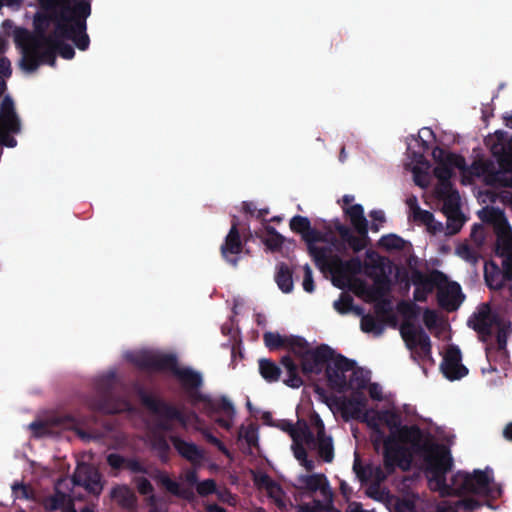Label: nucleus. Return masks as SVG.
Segmentation results:
<instances>
[{"label": "nucleus", "instance_id": "f257e3e1", "mask_svg": "<svg viewBox=\"0 0 512 512\" xmlns=\"http://www.w3.org/2000/svg\"><path fill=\"white\" fill-rule=\"evenodd\" d=\"M366 394L372 399L382 398V389L378 384L369 382V373L366 371L364 387L354 389L349 399L341 406L342 414L346 418H359L377 430L378 434L384 435L390 432L391 437L384 442L383 453L387 467L399 466L406 470L411 465L412 453L420 449L421 443H427V435L422 434L414 427L402 426L398 417L391 412L378 415L372 410H367ZM375 436V445H378V438Z\"/></svg>", "mask_w": 512, "mask_h": 512}, {"label": "nucleus", "instance_id": "f03ea898", "mask_svg": "<svg viewBox=\"0 0 512 512\" xmlns=\"http://www.w3.org/2000/svg\"><path fill=\"white\" fill-rule=\"evenodd\" d=\"M61 9V17L53 40L42 41L35 39L21 28L14 30V40L21 48V68L26 72L34 71L42 62H50L56 50L66 59H71L74 51L69 46H62L64 39L72 40L75 45L84 50L88 46L85 34V19L90 13L89 0H52Z\"/></svg>", "mask_w": 512, "mask_h": 512}, {"label": "nucleus", "instance_id": "7ed1b4c3", "mask_svg": "<svg viewBox=\"0 0 512 512\" xmlns=\"http://www.w3.org/2000/svg\"><path fill=\"white\" fill-rule=\"evenodd\" d=\"M412 453L411 462L416 457L423 458L426 477L432 490L441 495L468 494L471 497L458 504V507L473 509L479 505V497H495L500 490L493 481L490 470H474L472 473L458 472L446 483V474L452 467V458L444 446L434 445L427 436V443Z\"/></svg>", "mask_w": 512, "mask_h": 512}, {"label": "nucleus", "instance_id": "20e7f679", "mask_svg": "<svg viewBox=\"0 0 512 512\" xmlns=\"http://www.w3.org/2000/svg\"><path fill=\"white\" fill-rule=\"evenodd\" d=\"M292 231L299 233L308 245V250L317 267L331 276L332 282L339 288H348L365 301H376L384 294V285L377 290L366 289V284L354 276L351 264H342L331 255L329 241L310 227V221L303 216L290 220Z\"/></svg>", "mask_w": 512, "mask_h": 512}, {"label": "nucleus", "instance_id": "39448f33", "mask_svg": "<svg viewBox=\"0 0 512 512\" xmlns=\"http://www.w3.org/2000/svg\"><path fill=\"white\" fill-rule=\"evenodd\" d=\"M433 157L437 162L435 175L438 179L436 195L443 200V211L447 217V233L454 234L460 230L465 219L460 211V198L449 182L450 177L458 171L463 175V182L468 181L464 160L442 149H435Z\"/></svg>", "mask_w": 512, "mask_h": 512}, {"label": "nucleus", "instance_id": "423d86ee", "mask_svg": "<svg viewBox=\"0 0 512 512\" xmlns=\"http://www.w3.org/2000/svg\"><path fill=\"white\" fill-rule=\"evenodd\" d=\"M414 286V299L422 301L430 294L434 287H438V299L442 307L447 310L457 309L463 301L460 286L449 282L442 274L433 272L428 275L414 273L412 276Z\"/></svg>", "mask_w": 512, "mask_h": 512}, {"label": "nucleus", "instance_id": "0eeeda50", "mask_svg": "<svg viewBox=\"0 0 512 512\" xmlns=\"http://www.w3.org/2000/svg\"><path fill=\"white\" fill-rule=\"evenodd\" d=\"M326 373L331 386L350 391V394L354 389L364 387L366 381L365 370L357 368L352 362L339 355H334L329 360Z\"/></svg>", "mask_w": 512, "mask_h": 512}, {"label": "nucleus", "instance_id": "6e6552de", "mask_svg": "<svg viewBox=\"0 0 512 512\" xmlns=\"http://www.w3.org/2000/svg\"><path fill=\"white\" fill-rule=\"evenodd\" d=\"M470 326L482 337L497 333L500 348L506 345L508 325L502 321L498 312L492 311L487 304L481 305L469 320Z\"/></svg>", "mask_w": 512, "mask_h": 512}, {"label": "nucleus", "instance_id": "1a4fd4ad", "mask_svg": "<svg viewBox=\"0 0 512 512\" xmlns=\"http://www.w3.org/2000/svg\"><path fill=\"white\" fill-rule=\"evenodd\" d=\"M434 139L433 132L430 128L424 127L419 130L418 137H412L408 143V149L412 151L413 158L407 163V166L414 174L415 182L424 187L427 185L428 163L423 160L422 151L432 143Z\"/></svg>", "mask_w": 512, "mask_h": 512}, {"label": "nucleus", "instance_id": "9d476101", "mask_svg": "<svg viewBox=\"0 0 512 512\" xmlns=\"http://www.w3.org/2000/svg\"><path fill=\"white\" fill-rule=\"evenodd\" d=\"M302 370L306 374H317L324 366L328 367L329 360L333 358L334 353L328 346L312 348L306 342V349L301 354Z\"/></svg>", "mask_w": 512, "mask_h": 512}, {"label": "nucleus", "instance_id": "9b49d317", "mask_svg": "<svg viewBox=\"0 0 512 512\" xmlns=\"http://www.w3.org/2000/svg\"><path fill=\"white\" fill-rule=\"evenodd\" d=\"M497 253L503 258V267L507 278L512 280V231L506 220L500 215L496 221Z\"/></svg>", "mask_w": 512, "mask_h": 512}, {"label": "nucleus", "instance_id": "f8f14e48", "mask_svg": "<svg viewBox=\"0 0 512 512\" xmlns=\"http://www.w3.org/2000/svg\"><path fill=\"white\" fill-rule=\"evenodd\" d=\"M19 130V121L14 113L13 103L9 98H4L0 107V143L13 147L16 142L10 133Z\"/></svg>", "mask_w": 512, "mask_h": 512}, {"label": "nucleus", "instance_id": "ddd939ff", "mask_svg": "<svg viewBox=\"0 0 512 512\" xmlns=\"http://www.w3.org/2000/svg\"><path fill=\"white\" fill-rule=\"evenodd\" d=\"M344 210L346 215L349 217L352 225L360 234L361 239L357 242H351V245L355 250H360L366 245V234H367V223L363 215V208L358 204H353L354 197L346 195L343 197Z\"/></svg>", "mask_w": 512, "mask_h": 512}, {"label": "nucleus", "instance_id": "4468645a", "mask_svg": "<svg viewBox=\"0 0 512 512\" xmlns=\"http://www.w3.org/2000/svg\"><path fill=\"white\" fill-rule=\"evenodd\" d=\"M264 341L269 349H287L295 354H301L306 349V341L296 336H281L275 332L264 334Z\"/></svg>", "mask_w": 512, "mask_h": 512}, {"label": "nucleus", "instance_id": "2eb2a0df", "mask_svg": "<svg viewBox=\"0 0 512 512\" xmlns=\"http://www.w3.org/2000/svg\"><path fill=\"white\" fill-rule=\"evenodd\" d=\"M401 335L409 349H414L423 356L428 355L429 338L419 328L407 322L401 327Z\"/></svg>", "mask_w": 512, "mask_h": 512}, {"label": "nucleus", "instance_id": "dca6fc26", "mask_svg": "<svg viewBox=\"0 0 512 512\" xmlns=\"http://www.w3.org/2000/svg\"><path fill=\"white\" fill-rule=\"evenodd\" d=\"M441 369L444 376L449 380H458L468 373V369L461 364V354L456 347L447 349Z\"/></svg>", "mask_w": 512, "mask_h": 512}, {"label": "nucleus", "instance_id": "f3484780", "mask_svg": "<svg viewBox=\"0 0 512 512\" xmlns=\"http://www.w3.org/2000/svg\"><path fill=\"white\" fill-rule=\"evenodd\" d=\"M75 485L83 486L87 491L98 494L102 490L97 470L86 464H80L74 474Z\"/></svg>", "mask_w": 512, "mask_h": 512}, {"label": "nucleus", "instance_id": "a211bd4d", "mask_svg": "<svg viewBox=\"0 0 512 512\" xmlns=\"http://www.w3.org/2000/svg\"><path fill=\"white\" fill-rule=\"evenodd\" d=\"M68 488V482L62 481L57 485L56 495L45 502V507L48 510L60 509L62 512H74L70 508L71 496L65 494Z\"/></svg>", "mask_w": 512, "mask_h": 512}, {"label": "nucleus", "instance_id": "6ab92c4d", "mask_svg": "<svg viewBox=\"0 0 512 512\" xmlns=\"http://www.w3.org/2000/svg\"><path fill=\"white\" fill-rule=\"evenodd\" d=\"M290 435L293 439L294 455L298 460L303 461L305 455L303 446L311 445L306 425L304 423H299L296 428L290 431Z\"/></svg>", "mask_w": 512, "mask_h": 512}, {"label": "nucleus", "instance_id": "aec40b11", "mask_svg": "<svg viewBox=\"0 0 512 512\" xmlns=\"http://www.w3.org/2000/svg\"><path fill=\"white\" fill-rule=\"evenodd\" d=\"M241 252V242L237 230L231 228L222 246V255L229 262H235L236 255Z\"/></svg>", "mask_w": 512, "mask_h": 512}, {"label": "nucleus", "instance_id": "412c9836", "mask_svg": "<svg viewBox=\"0 0 512 512\" xmlns=\"http://www.w3.org/2000/svg\"><path fill=\"white\" fill-rule=\"evenodd\" d=\"M284 382L287 386L298 388L302 385V380L297 374V367L295 363L288 357L282 360Z\"/></svg>", "mask_w": 512, "mask_h": 512}, {"label": "nucleus", "instance_id": "4be33fe9", "mask_svg": "<svg viewBox=\"0 0 512 512\" xmlns=\"http://www.w3.org/2000/svg\"><path fill=\"white\" fill-rule=\"evenodd\" d=\"M316 425L318 427V447L319 453L321 457L324 458L325 461H331L333 458V445L332 440L329 437L324 436L323 434V423L321 420L316 421Z\"/></svg>", "mask_w": 512, "mask_h": 512}, {"label": "nucleus", "instance_id": "5701e85b", "mask_svg": "<svg viewBox=\"0 0 512 512\" xmlns=\"http://www.w3.org/2000/svg\"><path fill=\"white\" fill-rule=\"evenodd\" d=\"M504 278V274L494 263H488L485 265V279L490 288H500L503 284Z\"/></svg>", "mask_w": 512, "mask_h": 512}, {"label": "nucleus", "instance_id": "b1692460", "mask_svg": "<svg viewBox=\"0 0 512 512\" xmlns=\"http://www.w3.org/2000/svg\"><path fill=\"white\" fill-rule=\"evenodd\" d=\"M255 481L260 488H263L267 493L275 499L277 502L282 501L281 488L270 480L266 475H258L255 477Z\"/></svg>", "mask_w": 512, "mask_h": 512}, {"label": "nucleus", "instance_id": "393cba45", "mask_svg": "<svg viewBox=\"0 0 512 512\" xmlns=\"http://www.w3.org/2000/svg\"><path fill=\"white\" fill-rule=\"evenodd\" d=\"M413 216L416 220L426 225L427 229L432 233H436L440 231L442 228V225L436 222L434 220L433 215L428 211L421 210L420 208H415L413 210Z\"/></svg>", "mask_w": 512, "mask_h": 512}, {"label": "nucleus", "instance_id": "a878e982", "mask_svg": "<svg viewBox=\"0 0 512 512\" xmlns=\"http://www.w3.org/2000/svg\"><path fill=\"white\" fill-rule=\"evenodd\" d=\"M176 450L184 457L191 461H196L200 458V451L191 443L181 439L174 440Z\"/></svg>", "mask_w": 512, "mask_h": 512}, {"label": "nucleus", "instance_id": "bb28decb", "mask_svg": "<svg viewBox=\"0 0 512 512\" xmlns=\"http://www.w3.org/2000/svg\"><path fill=\"white\" fill-rule=\"evenodd\" d=\"M361 329L365 333L372 335H380L384 329V323L382 317L374 319L372 316H364L361 320Z\"/></svg>", "mask_w": 512, "mask_h": 512}, {"label": "nucleus", "instance_id": "cd10ccee", "mask_svg": "<svg viewBox=\"0 0 512 512\" xmlns=\"http://www.w3.org/2000/svg\"><path fill=\"white\" fill-rule=\"evenodd\" d=\"M276 282L284 293L291 292L294 287L291 271L284 266L279 267L276 273Z\"/></svg>", "mask_w": 512, "mask_h": 512}, {"label": "nucleus", "instance_id": "c85d7f7f", "mask_svg": "<svg viewBox=\"0 0 512 512\" xmlns=\"http://www.w3.org/2000/svg\"><path fill=\"white\" fill-rule=\"evenodd\" d=\"M112 498L122 506H131L134 502V495L125 486L117 487L111 492Z\"/></svg>", "mask_w": 512, "mask_h": 512}, {"label": "nucleus", "instance_id": "c756f323", "mask_svg": "<svg viewBox=\"0 0 512 512\" xmlns=\"http://www.w3.org/2000/svg\"><path fill=\"white\" fill-rule=\"evenodd\" d=\"M176 373L180 379L189 386H198L201 383L200 374L192 371L189 368H175Z\"/></svg>", "mask_w": 512, "mask_h": 512}, {"label": "nucleus", "instance_id": "7c9ffc66", "mask_svg": "<svg viewBox=\"0 0 512 512\" xmlns=\"http://www.w3.org/2000/svg\"><path fill=\"white\" fill-rule=\"evenodd\" d=\"M334 308L341 314L355 313L360 314V310L352 305L351 298L347 295H342L334 302Z\"/></svg>", "mask_w": 512, "mask_h": 512}, {"label": "nucleus", "instance_id": "2f4dec72", "mask_svg": "<svg viewBox=\"0 0 512 512\" xmlns=\"http://www.w3.org/2000/svg\"><path fill=\"white\" fill-rule=\"evenodd\" d=\"M260 373L268 381H275L279 377L278 368L267 360L260 361Z\"/></svg>", "mask_w": 512, "mask_h": 512}, {"label": "nucleus", "instance_id": "473e14b6", "mask_svg": "<svg viewBox=\"0 0 512 512\" xmlns=\"http://www.w3.org/2000/svg\"><path fill=\"white\" fill-rule=\"evenodd\" d=\"M380 245L388 250L401 249L404 247L405 242L397 235H387L381 238Z\"/></svg>", "mask_w": 512, "mask_h": 512}, {"label": "nucleus", "instance_id": "72a5a7b5", "mask_svg": "<svg viewBox=\"0 0 512 512\" xmlns=\"http://www.w3.org/2000/svg\"><path fill=\"white\" fill-rule=\"evenodd\" d=\"M306 485L309 489L317 490L321 489V491L326 494L327 486L324 477L321 475H310L305 479Z\"/></svg>", "mask_w": 512, "mask_h": 512}, {"label": "nucleus", "instance_id": "f704fd0d", "mask_svg": "<svg viewBox=\"0 0 512 512\" xmlns=\"http://www.w3.org/2000/svg\"><path fill=\"white\" fill-rule=\"evenodd\" d=\"M241 441H246L248 446H255L257 444V433L256 429L252 426L243 428L239 434Z\"/></svg>", "mask_w": 512, "mask_h": 512}, {"label": "nucleus", "instance_id": "c9c22d12", "mask_svg": "<svg viewBox=\"0 0 512 512\" xmlns=\"http://www.w3.org/2000/svg\"><path fill=\"white\" fill-rule=\"evenodd\" d=\"M304 270V278L302 282V287L307 293H312L314 291L312 270L309 265H305L303 267Z\"/></svg>", "mask_w": 512, "mask_h": 512}, {"label": "nucleus", "instance_id": "e433bc0d", "mask_svg": "<svg viewBox=\"0 0 512 512\" xmlns=\"http://www.w3.org/2000/svg\"><path fill=\"white\" fill-rule=\"evenodd\" d=\"M283 242H284V238L276 232L269 233V235L265 239V243H266L267 247L272 250H276V249L280 248L281 245L283 244Z\"/></svg>", "mask_w": 512, "mask_h": 512}, {"label": "nucleus", "instance_id": "4c0bfd02", "mask_svg": "<svg viewBox=\"0 0 512 512\" xmlns=\"http://www.w3.org/2000/svg\"><path fill=\"white\" fill-rule=\"evenodd\" d=\"M456 254L469 262H475L476 261V255L473 253V251L466 245L461 244L456 249Z\"/></svg>", "mask_w": 512, "mask_h": 512}, {"label": "nucleus", "instance_id": "58836bf2", "mask_svg": "<svg viewBox=\"0 0 512 512\" xmlns=\"http://www.w3.org/2000/svg\"><path fill=\"white\" fill-rule=\"evenodd\" d=\"M157 478L161 484H163L169 491L177 494L178 493V487L177 484L174 483L167 474L165 473H158Z\"/></svg>", "mask_w": 512, "mask_h": 512}, {"label": "nucleus", "instance_id": "ea45409f", "mask_svg": "<svg viewBox=\"0 0 512 512\" xmlns=\"http://www.w3.org/2000/svg\"><path fill=\"white\" fill-rule=\"evenodd\" d=\"M197 491L201 495H208L215 491V483L213 480H206L198 484Z\"/></svg>", "mask_w": 512, "mask_h": 512}, {"label": "nucleus", "instance_id": "a19ab883", "mask_svg": "<svg viewBox=\"0 0 512 512\" xmlns=\"http://www.w3.org/2000/svg\"><path fill=\"white\" fill-rule=\"evenodd\" d=\"M392 512H414L412 505L409 502H395L394 510Z\"/></svg>", "mask_w": 512, "mask_h": 512}, {"label": "nucleus", "instance_id": "79ce46f5", "mask_svg": "<svg viewBox=\"0 0 512 512\" xmlns=\"http://www.w3.org/2000/svg\"><path fill=\"white\" fill-rule=\"evenodd\" d=\"M137 486H138L139 492L142 494H147L152 489L150 483L144 478H140L137 480Z\"/></svg>", "mask_w": 512, "mask_h": 512}, {"label": "nucleus", "instance_id": "37998d69", "mask_svg": "<svg viewBox=\"0 0 512 512\" xmlns=\"http://www.w3.org/2000/svg\"><path fill=\"white\" fill-rule=\"evenodd\" d=\"M437 321V315L433 311L427 310L424 314V322L428 327L434 325Z\"/></svg>", "mask_w": 512, "mask_h": 512}, {"label": "nucleus", "instance_id": "c03bdc74", "mask_svg": "<svg viewBox=\"0 0 512 512\" xmlns=\"http://www.w3.org/2000/svg\"><path fill=\"white\" fill-rule=\"evenodd\" d=\"M13 493L15 494V497H24L27 498L28 494L26 491V488L21 484H16L13 486Z\"/></svg>", "mask_w": 512, "mask_h": 512}, {"label": "nucleus", "instance_id": "a18cd8bd", "mask_svg": "<svg viewBox=\"0 0 512 512\" xmlns=\"http://www.w3.org/2000/svg\"><path fill=\"white\" fill-rule=\"evenodd\" d=\"M122 458L116 454H111L108 456V463L112 466V467H120L121 464H122Z\"/></svg>", "mask_w": 512, "mask_h": 512}, {"label": "nucleus", "instance_id": "49530a36", "mask_svg": "<svg viewBox=\"0 0 512 512\" xmlns=\"http://www.w3.org/2000/svg\"><path fill=\"white\" fill-rule=\"evenodd\" d=\"M399 311L404 315V316H407V317H410L412 315H414V308L409 305V304H403L401 306H399Z\"/></svg>", "mask_w": 512, "mask_h": 512}, {"label": "nucleus", "instance_id": "de8ad7c7", "mask_svg": "<svg viewBox=\"0 0 512 512\" xmlns=\"http://www.w3.org/2000/svg\"><path fill=\"white\" fill-rule=\"evenodd\" d=\"M222 406H223V410L225 411V413L227 415H232L234 413V407L230 401L223 400Z\"/></svg>", "mask_w": 512, "mask_h": 512}, {"label": "nucleus", "instance_id": "09e8293b", "mask_svg": "<svg viewBox=\"0 0 512 512\" xmlns=\"http://www.w3.org/2000/svg\"><path fill=\"white\" fill-rule=\"evenodd\" d=\"M354 470L361 481H366L368 479L366 471H361L357 463L354 464Z\"/></svg>", "mask_w": 512, "mask_h": 512}, {"label": "nucleus", "instance_id": "8fccbe9b", "mask_svg": "<svg viewBox=\"0 0 512 512\" xmlns=\"http://www.w3.org/2000/svg\"><path fill=\"white\" fill-rule=\"evenodd\" d=\"M371 217L378 222H383L385 220V216L382 211H373L371 213Z\"/></svg>", "mask_w": 512, "mask_h": 512}, {"label": "nucleus", "instance_id": "3c124183", "mask_svg": "<svg viewBox=\"0 0 512 512\" xmlns=\"http://www.w3.org/2000/svg\"><path fill=\"white\" fill-rule=\"evenodd\" d=\"M185 480L189 483H194L196 481V475L194 471H189L185 474Z\"/></svg>", "mask_w": 512, "mask_h": 512}, {"label": "nucleus", "instance_id": "603ef678", "mask_svg": "<svg viewBox=\"0 0 512 512\" xmlns=\"http://www.w3.org/2000/svg\"><path fill=\"white\" fill-rule=\"evenodd\" d=\"M503 433L505 438L512 440V423L506 426Z\"/></svg>", "mask_w": 512, "mask_h": 512}, {"label": "nucleus", "instance_id": "864d4df0", "mask_svg": "<svg viewBox=\"0 0 512 512\" xmlns=\"http://www.w3.org/2000/svg\"><path fill=\"white\" fill-rule=\"evenodd\" d=\"M208 512H225L221 507L216 505H210L207 507Z\"/></svg>", "mask_w": 512, "mask_h": 512}, {"label": "nucleus", "instance_id": "5fc2aeb1", "mask_svg": "<svg viewBox=\"0 0 512 512\" xmlns=\"http://www.w3.org/2000/svg\"><path fill=\"white\" fill-rule=\"evenodd\" d=\"M439 512H456L453 506H442Z\"/></svg>", "mask_w": 512, "mask_h": 512}, {"label": "nucleus", "instance_id": "6e6d98bb", "mask_svg": "<svg viewBox=\"0 0 512 512\" xmlns=\"http://www.w3.org/2000/svg\"><path fill=\"white\" fill-rule=\"evenodd\" d=\"M373 469H374V472H375L376 480H381L382 478H384V475L382 474V472L378 468H373Z\"/></svg>", "mask_w": 512, "mask_h": 512}, {"label": "nucleus", "instance_id": "4d7b16f0", "mask_svg": "<svg viewBox=\"0 0 512 512\" xmlns=\"http://www.w3.org/2000/svg\"><path fill=\"white\" fill-rule=\"evenodd\" d=\"M0 68L1 69H7L8 68V62H6L5 60L1 59L0 60Z\"/></svg>", "mask_w": 512, "mask_h": 512}, {"label": "nucleus", "instance_id": "13d9d810", "mask_svg": "<svg viewBox=\"0 0 512 512\" xmlns=\"http://www.w3.org/2000/svg\"><path fill=\"white\" fill-rule=\"evenodd\" d=\"M19 0H4V3L7 5H15L18 4Z\"/></svg>", "mask_w": 512, "mask_h": 512}, {"label": "nucleus", "instance_id": "bf43d9fd", "mask_svg": "<svg viewBox=\"0 0 512 512\" xmlns=\"http://www.w3.org/2000/svg\"><path fill=\"white\" fill-rule=\"evenodd\" d=\"M4 89V82L3 80L0 78V93L3 91Z\"/></svg>", "mask_w": 512, "mask_h": 512}, {"label": "nucleus", "instance_id": "052dcab7", "mask_svg": "<svg viewBox=\"0 0 512 512\" xmlns=\"http://www.w3.org/2000/svg\"><path fill=\"white\" fill-rule=\"evenodd\" d=\"M446 296H447V298H448L449 300H452V298H453V294H452V292H451V291H449V292L446 294Z\"/></svg>", "mask_w": 512, "mask_h": 512}, {"label": "nucleus", "instance_id": "680f3d73", "mask_svg": "<svg viewBox=\"0 0 512 512\" xmlns=\"http://www.w3.org/2000/svg\"><path fill=\"white\" fill-rule=\"evenodd\" d=\"M43 4H48L50 0H40Z\"/></svg>", "mask_w": 512, "mask_h": 512}, {"label": "nucleus", "instance_id": "e2e57ef3", "mask_svg": "<svg viewBox=\"0 0 512 512\" xmlns=\"http://www.w3.org/2000/svg\"><path fill=\"white\" fill-rule=\"evenodd\" d=\"M83 512H92V511H90V510H85V511H83Z\"/></svg>", "mask_w": 512, "mask_h": 512}]
</instances>
